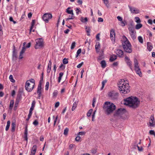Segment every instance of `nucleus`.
<instances>
[{
  "instance_id": "obj_40",
  "label": "nucleus",
  "mask_w": 155,
  "mask_h": 155,
  "mask_svg": "<svg viewBox=\"0 0 155 155\" xmlns=\"http://www.w3.org/2000/svg\"><path fill=\"white\" fill-rule=\"evenodd\" d=\"M81 21L83 22H86L88 20L87 18H84L83 17H82L81 18Z\"/></svg>"
},
{
  "instance_id": "obj_16",
  "label": "nucleus",
  "mask_w": 155,
  "mask_h": 155,
  "mask_svg": "<svg viewBox=\"0 0 155 155\" xmlns=\"http://www.w3.org/2000/svg\"><path fill=\"white\" fill-rule=\"evenodd\" d=\"M42 90V88L41 87H39L38 86L37 88V93L38 94V99H40L41 94V92Z\"/></svg>"
},
{
  "instance_id": "obj_21",
  "label": "nucleus",
  "mask_w": 155,
  "mask_h": 155,
  "mask_svg": "<svg viewBox=\"0 0 155 155\" xmlns=\"http://www.w3.org/2000/svg\"><path fill=\"white\" fill-rule=\"evenodd\" d=\"M27 134H28V129L27 126L26 127L25 129V133H24V138L25 140H26L27 141H28V137H27Z\"/></svg>"
},
{
  "instance_id": "obj_55",
  "label": "nucleus",
  "mask_w": 155,
  "mask_h": 155,
  "mask_svg": "<svg viewBox=\"0 0 155 155\" xmlns=\"http://www.w3.org/2000/svg\"><path fill=\"white\" fill-rule=\"evenodd\" d=\"M137 147L138 150L140 151H142L143 150V148L142 147H140L138 146L137 145Z\"/></svg>"
},
{
  "instance_id": "obj_38",
  "label": "nucleus",
  "mask_w": 155,
  "mask_h": 155,
  "mask_svg": "<svg viewBox=\"0 0 155 155\" xmlns=\"http://www.w3.org/2000/svg\"><path fill=\"white\" fill-rule=\"evenodd\" d=\"M135 21L138 23H140L141 22V20L138 17H136L134 18Z\"/></svg>"
},
{
  "instance_id": "obj_33",
  "label": "nucleus",
  "mask_w": 155,
  "mask_h": 155,
  "mask_svg": "<svg viewBox=\"0 0 155 155\" xmlns=\"http://www.w3.org/2000/svg\"><path fill=\"white\" fill-rule=\"evenodd\" d=\"M142 27V24L139 23L137 24L135 26V28L136 29H139L140 28Z\"/></svg>"
},
{
  "instance_id": "obj_44",
  "label": "nucleus",
  "mask_w": 155,
  "mask_h": 155,
  "mask_svg": "<svg viewBox=\"0 0 155 155\" xmlns=\"http://www.w3.org/2000/svg\"><path fill=\"white\" fill-rule=\"evenodd\" d=\"M26 48L25 46H23L20 53L21 54H23L26 51Z\"/></svg>"
},
{
  "instance_id": "obj_18",
  "label": "nucleus",
  "mask_w": 155,
  "mask_h": 155,
  "mask_svg": "<svg viewBox=\"0 0 155 155\" xmlns=\"http://www.w3.org/2000/svg\"><path fill=\"white\" fill-rule=\"evenodd\" d=\"M26 85V83L25 84V89L28 91V92L31 91L33 90V89L34 88V86H33V87L32 86L31 87V85H29V86H28L27 87L28 88H27L26 87V86H27V85Z\"/></svg>"
},
{
  "instance_id": "obj_61",
  "label": "nucleus",
  "mask_w": 155,
  "mask_h": 155,
  "mask_svg": "<svg viewBox=\"0 0 155 155\" xmlns=\"http://www.w3.org/2000/svg\"><path fill=\"white\" fill-rule=\"evenodd\" d=\"M85 134V133L84 132H80L78 133V135H83Z\"/></svg>"
},
{
  "instance_id": "obj_47",
  "label": "nucleus",
  "mask_w": 155,
  "mask_h": 155,
  "mask_svg": "<svg viewBox=\"0 0 155 155\" xmlns=\"http://www.w3.org/2000/svg\"><path fill=\"white\" fill-rule=\"evenodd\" d=\"M63 63L64 64H66L68 63V61L65 58L63 60Z\"/></svg>"
},
{
  "instance_id": "obj_49",
  "label": "nucleus",
  "mask_w": 155,
  "mask_h": 155,
  "mask_svg": "<svg viewBox=\"0 0 155 155\" xmlns=\"http://www.w3.org/2000/svg\"><path fill=\"white\" fill-rule=\"evenodd\" d=\"M68 128H66L64 130V134L65 135H67L68 134Z\"/></svg>"
},
{
  "instance_id": "obj_9",
  "label": "nucleus",
  "mask_w": 155,
  "mask_h": 155,
  "mask_svg": "<svg viewBox=\"0 0 155 155\" xmlns=\"http://www.w3.org/2000/svg\"><path fill=\"white\" fill-rule=\"evenodd\" d=\"M52 18V15L49 13L45 14L43 16V20L46 23H48L49 20L51 19Z\"/></svg>"
},
{
  "instance_id": "obj_26",
  "label": "nucleus",
  "mask_w": 155,
  "mask_h": 155,
  "mask_svg": "<svg viewBox=\"0 0 155 155\" xmlns=\"http://www.w3.org/2000/svg\"><path fill=\"white\" fill-rule=\"evenodd\" d=\"M100 64H101V67L103 68H104L106 67V64L105 60H103L102 61Z\"/></svg>"
},
{
  "instance_id": "obj_52",
  "label": "nucleus",
  "mask_w": 155,
  "mask_h": 155,
  "mask_svg": "<svg viewBox=\"0 0 155 155\" xmlns=\"http://www.w3.org/2000/svg\"><path fill=\"white\" fill-rule=\"evenodd\" d=\"M33 124L35 126H37L38 124V121L37 120H35L33 122Z\"/></svg>"
},
{
  "instance_id": "obj_64",
  "label": "nucleus",
  "mask_w": 155,
  "mask_h": 155,
  "mask_svg": "<svg viewBox=\"0 0 155 155\" xmlns=\"http://www.w3.org/2000/svg\"><path fill=\"white\" fill-rule=\"evenodd\" d=\"M81 137L79 136H77L75 138V140L77 141H78L80 139Z\"/></svg>"
},
{
  "instance_id": "obj_34",
  "label": "nucleus",
  "mask_w": 155,
  "mask_h": 155,
  "mask_svg": "<svg viewBox=\"0 0 155 155\" xmlns=\"http://www.w3.org/2000/svg\"><path fill=\"white\" fill-rule=\"evenodd\" d=\"M100 45L99 42H97L96 43V45H95V49L96 51H97V50L99 49L100 48Z\"/></svg>"
},
{
  "instance_id": "obj_29",
  "label": "nucleus",
  "mask_w": 155,
  "mask_h": 155,
  "mask_svg": "<svg viewBox=\"0 0 155 155\" xmlns=\"http://www.w3.org/2000/svg\"><path fill=\"white\" fill-rule=\"evenodd\" d=\"M37 146L35 145H34L32 147L31 152L36 153L37 150Z\"/></svg>"
},
{
  "instance_id": "obj_46",
  "label": "nucleus",
  "mask_w": 155,
  "mask_h": 155,
  "mask_svg": "<svg viewBox=\"0 0 155 155\" xmlns=\"http://www.w3.org/2000/svg\"><path fill=\"white\" fill-rule=\"evenodd\" d=\"M81 49L80 48L78 49V50L77 51V54L76 56V58H77L79 54L81 53Z\"/></svg>"
},
{
  "instance_id": "obj_53",
  "label": "nucleus",
  "mask_w": 155,
  "mask_h": 155,
  "mask_svg": "<svg viewBox=\"0 0 155 155\" xmlns=\"http://www.w3.org/2000/svg\"><path fill=\"white\" fill-rule=\"evenodd\" d=\"M102 56H103L102 53H101V54H100V55L98 57V60H102L103 58Z\"/></svg>"
},
{
  "instance_id": "obj_60",
  "label": "nucleus",
  "mask_w": 155,
  "mask_h": 155,
  "mask_svg": "<svg viewBox=\"0 0 155 155\" xmlns=\"http://www.w3.org/2000/svg\"><path fill=\"white\" fill-rule=\"evenodd\" d=\"M59 102H57L55 104V108L58 107L59 105Z\"/></svg>"
},
{
  "instance_id": "obj_62",
  "label": "nucleus",
  "mask_w": 155,
  "mask_h": 155,
  "mask_svg": "<svg viewBox=\"0 0 155 155\" xmlns=\"http://www.w3.org/2000/svg\"><path fill=\"white\" fill-rule=\"evenodd\" d=\"M35 101H33L32 103L31 107H34L35 105Z\"/></svg>"
},
{
  "instance_id": "obj_27",
  "label": "nucleus",
  "mask_w": 155,
  "mask_h": 155,
  "mask_svg": "<svg viewBox=\"0 0 155 155\" xmlns=\"http://www.w3.org/2000/svg\"><path fill=\"white\" fill-rule=\"evenodd\" d=\"M85 29L86 32L87 33V35L88 36L90 35V32L91 31V29L89 27L86 26Z\"/></svg>"
},
{
  "instance_id": "obj_17",
  "label": "nucleus",
  "mask_w": 155,
  "mask_h": 155,
  "mask_svg": "<svg viewBox=\"0 0 155 155\" xmlns=\"http://www.w3.org/2000/svg\"><path fill=\"white\" fill-rule=\"evenodd\" d=\"M147 46L149 51H150L153 48L152 44L150 42H148L147 43Z\"/></svg>"
},
{
  "instance_id": "obj_23",
  "label": "nucleus",
  "mask_w": 155,
  "mask_h": 155,
  "mask_svg": "<svg viewBox=\"0 0 155 155\" xmlns=\"http://www.w3.org/2000/svg\"><path fill=\"white\" fill-rule=\"evenodd\" d=\"M117 58V56L116 55H113L111 56L110 58V61H113L115 60Z\"/></svg>"
},
{
  "instance_id": "obj_48",
  "label": "nucleus",
  "mask_w": 155,
  "mask_h": 155,
  "mask_svg": "<svg viewBox=\"0 0 155 155\" xmlns=\"http://www.w3.org/2000/svg\"><path fill=\"white\" fill-rule=\"evenodd\" d=\"M75 42H74L72 43L71 48V49H73L74 48L75 46Z\"/></svg>"
},
{
  "instance_id": "obj_8",
  "label": "nucleus",
  "mask_w": 155,
  "mask_h": 155,
  "mask_svg": "<svg viewBox=\"0 0 155 155\" xmlns=\"http://www.w3.org/2000/svg\"><path fill=\"white\" fill-rule=\"evenodd\" d=\"M43 45V40L42 39H38L36 40V43L35 45V49H38L41 47Z\"/></svg>"
},
{
  "instance_id": "obj_32",
  "label": "nucleus",
  "mask_w": 155,
  "mask_h": 155,
  "mask_svg": "<svg viewBox=\"0 0 155 155\" xmlns=\"http://www.w3.org/2000/svg\"><path fill=\"white\" fill-rule=\"evenodd\" d=\"M63 75V73L62 72H61L59 74V76L58 78V82L59 83L60 82L61 79V78Z\"/></svg>"
},
{
  "instance_id": "obj_35",
  "label": "nucleus",
  "mask_w": 155,
  "mask_h": 155,
  "mask_svg": "<svg viewBox=\"0 0 155 155\" xmlns=\"http://www.w3.org/2000/svg\"><path fill=\"white\" fill-rule=\"evenodd\" d=\"M107 80H104L103 81H102V86L101 88V90H102L103 89L104 86L105 85V84L107 83Z\"/></svg>"
},
{
  "instance_id": "obj_39",
  "label": "nucleus",
  "mask_w": 155,
  "mask_h": 155,
  "mask_svg": "<svg viewBox=\"0 0 155 155\" xmlns=\"http://www.w3.org/2000/svg\"><path fill=\"white\" fill-rule=\"evenodd\" d=\"M92 111H93V110L92 109H90L88 111V112L87 113V116L88 117L90 116Z\"/></svg>"
},
{
  "instance_id": "obj_22",
  "label": "nucleus",
  "mask_w": 155,
  "mask_h": 155,
  "mask_svg": "<svg viewBox=\"0 0 155 155\" xmlns=\"http://www.w3.org/2000/svg\"><path fill=\"white\" fill-rule=\"evenodd\" d=\"M78 103V101H76L74 103L71 108V110L72 111H74Z\"/></svg>"
},
{
  "instance_id": "obj_20",
  "label": "nucleus",
  "mask_w": 155,
  "mask_h": 155,
  "mask_svg": "<svg viewBox=\"0 0 155 155\" xmlns=\"http://www.w3.org/2000/svg\"><path fill=\"white\" fill-rule=\"evenodd\" d=\"M21 98L22 96L21 94H19L17 95V97L15 101H16L17 103L19 102L21 100Z\"/></svg>"
},
{
  "instance_id": "obj_37",
  "label": "nucleus",
  "mask_w": 155,
  "mask_h": 155,
  "mask_svg": "<svg viewBox=\"0 0 155 155\" xmlns=\"http://www.w3.org/2000/svg\"><path fill=\"white\" fill-rule=\"evenodd\" d=\"M74 15H69L68 18H66V21H69L71 19H73L74 18Z\"/></svg>"
},
{
  "instance_id": "obj_41",
  "label": "nucleus",
  "mask_w": 155,
  "mask_h": 155,
  "mask_svg": "<svg viewBox=\"0 0 155 155\" xmlns=\"http://www.w3.org/2000/svg\"><path fill=\"white\" fill-rule=\"evenodd\" d=\"M138 39L139 42L141 43L142 44L143 43V40L142 37L141 36H139Z\"/></svg>"
},
{
  "instance_id": "obj_1",
  "label": "nucleus",
  "mask_w": 155,
  "mask_h": 155,
  "mask_svg": "<svg viewBox=\"0 0 155 155\" xmlns=\"http://www.w3.org/2000/svg\"><path fill=\"white\" fill-rule=\"evenodd\" d=\"M124 104L129 106L132 108L138 107L140 104V101L136 97H129L124 99Z\"/></svg>"
},
{
  "instance_id": "obj_30",
  "label": "nucleus",
  "mask_w": 155,
  "mask_h": 155,
  "mask_svg": "<svg viewBox=\"0 0 155 155\" xmlns=\"http://www.w3.org/2000/svg\"><path fill=\"white\" fill-rule=\"evenodd\" d=\"M35 20H33L32 21L31 23V26L30 28V32H31V30H32V29L33 28L34 26L35 25Z\"/></svg>"
},
{
  "instance_id": "obj_19",
  "label": "nucleus",
  "mask_w": 155,
  "mask_h": 155,
  "mask_svg": "<svg viewBox=\"0 0 155 155\" xmlns=\"http://www.w3.org/2000/svg\"><path fill=\"white\" fill-rule=\"evenodd\" d=\"M12 57L13 58L16 59L17 58V52L15 51V46L13 50L12 51Z\"/></svg>"
},
{
  "instance_id": "obj_58",
  "label": "nucleus",
  "mask_w": 155,
  "mask_h": 155,
  "mask_svg": "<svg viewBox=\"0 0 155 155\" xmlns=\"http://www.w3.org/2000/svg\"><path fill=\"white\" fill-rule=\"evenodd\" d=\"M65 67V66L63 64H61L60 66H59L60 68H61L62 69H64Z\"/></svg>"
},
{
  "instance_id": "obj_25",
  "label": "nucleus",
  "mask_w": 155,
  "mask_h": 155,
  "mask_svg": "<svg viewBox=\"0 0 155 155\" xmlns=\"http://www.w3.org/2000/svg\"><path fill=\"white\" fill-rule=\"evenodd\" d=\"M71 8L70 7H68L66 10V12L69 14L74 15L72 10H69Z\"/></svg>"
},
{
  "instance_id": "obj_59",
  "label": "nucleus",
  "mask_w": 155,
  "mask_h": 155,
  "mask_svg": "<svg viewBox=\"0 0 155 155\" xmlns=\"http://www.w3.org/2000/svg\"><path fill=\"white\" fill-rule=\"evenodd\" d=\"M103 19L102 18H98V21L99 22H103Z\"/></svg>"
},
{
  "instance_id": "obj_42",
  "label": "nucleus",
  "mask_w": 155,
  "mask_h": 155,
  "mask_svg": "<svg viewBox=\"0 0 155 155\" xmlns=\"http://www.w3.org/2000/svg\"><path fill=\"white\" fill-rule=\"evenodd\" d=\"M75 10L76 11V13L77 15H78L79 13H81V12L79 9V8H75Z\"/></svg>"
},
{
  "instance_id": "obj_7",
  "label": "nucleus",
  "mask_w": 155,
  "mask_h": 155,
  "mask_svg": "<svg viewBox=\"0 0 155 155\" xmlns=\"http://www.w3.org/2000/svg\"><path fill=\"white\" fill-rule=\"evenodd\" d=\"M126 112V110L124 108H119L115 112L114 114V116L115 117L121 116L123 114L125 113Z\"/></svg>"
},
{
  "instance_id": "obj_28",
  "label": "nucleus",
  "mask_w": 155,
  "mask_h": 155,
  "mask_svg": "<svg viewBox=\"0 0 155 155\" xmlns=\"http://www.w3.org/2000/svg\"><path fill=\"white\" fill-rule=\"evenodd\" d=\"M127 22L125 20L121 21L120 22L119 24L122 27H124L125 26L126 24H127Z\"/></svg>"
},
{
  "instance_id": "obj_5",
  "label": "nucleus",
  "mask_w": 155,
  "mask_h": 155,
  "mask_svg": "<svg viewBox=\"0 0 155 155\" xmlns=\"http://www.w3.org/2000/svg\"><path fill=\"white\" fill-rule=\"evenodd\" d=\"M108 95L110 99L111 100H115L117 99L119 94L115 91H113L109 92Z\"/></svg>"
},
{
  "instance_id": "obj_57",
  "label": "nucleus",
  "mask_w": 155,
  "mask_h": 155,
  "mask_svg": "<svg viewBox=\"0 0 155 155\" xmlns=\"http://www.w3.org/2000/svg\"><path fill=\"white\" fill-rule=\"evenodd\" d=\"M83 62H82L81 63L79 64L77 66V68H80L81 66H82L83 65Z\"/></svg>"
},
{
  "instance_id": "obj_24",
  "label": "nucleus",
  "mask_w": 155,
  "mask_h": 155,
  "mask_svg": "<svg viewBox=\"0 0 155 155\" xmlns=\"http://www.w3.org/2000/svg\"><path fill=\"white\" fill-rule=\"evenodd\" d=\"M15 122H12L11 124V131L12 132H14L15 130Z\"/></svg>"
},
{
  "instance_id": "obj_54",
  "label": "nucleus",
  "mask_w": 155,
  "mask_h": 155,
  "mask_svg": "<svg viewBox=\"0 0 155 155\" xmlns=\"http://www.w3.org/2000/svg\"><path fill=\"white\" fill-rule=\"evenodd\" d=\"M150 121H151V122L154 121V117L153 115H151V117H150Z\"/></svg>"
},
{
  "instance_id": "obj_43",
  "label": "nucleus",
  "mask_w": 155,
  "mask_h": 155,
  "mask_svg": "<svg viewBox=\"0 0 155 155\" xmlns=\"http://www.w3.org/2000/svg\"><path fill=\"white\" fill-rule=\"evenodd\" d=\"M9 78L12 82L14 83L15 82V81L14 79L13 76L12 75H10Z\"/></svg>"
},
{
  "instance_id": "obj_13",
  "label": "nucleus",
  "mask_w": 155,
  "mask_h": 155,
  "mask_svg": "<svg viewBox=\"0 0 155 155\" xmlns=\"http://www.w3.org/2000/svg\"><path fill=\"white\" fill-rule=\"evenodd\" d=\"M34 82L35 80L33 79H31L29 81H26V87L28 88L27 87L30 85H31V87L32 86H34L35 84Z\"/></svg>"
},
{
  "instance_id": "obj_36",
  "label": "nucleus",
  "mask_w": 155,
  "mask_h": 155,
  "mask_svg": "<svg viewBox=\"0 0 155 155\" xmlns=\"http://www.w3.org/2000/svg\"><path fill=\"white\" fill-rule=\"evenodd\" d=\"M10 124V122L9 120H8L7 122V124L5 128V130L8 131L9 128Z\"/></svg>"
},
{
  "instance_id": "obj_45",
  "label": "nucleus",
  "mask_w": 155,
  "mask_h": 155,
  "mask_svg": "<svg viewBox=\"0 0 155 155\" xmlns=\"http://www.w3.org/2000/svg\"><path fill=\"white\" fill-rule=\"evenodd\" d=\"M150 126L151 127H155V121L151 122L150 121Z\"/></svg>"
},
{
  "instance_id": "obj_31",
  "label": "nucleus",
  "mask_w": 155,
  "mask_h": 155,
  "mask_svg": "<svg viewBox=\"0 0 155 155\" xmlns=\"http://www.w3.org/2000/svg\"><path fill=\"white\" fill-rule=\"evenodd\" d=\"M14 102L13 100H11L10 102V104L9 105V109L11 110L12 109L13 105L14 104Z\"/></svg>"
},
{
  "instance_id": "obj_14",
  "label": "nucleus",
  "mask_w": 155,
  "mask_h": 155,
  "mask_svg": "<svg viewBox=\"0 0 155 155\" xmlns=\"http://www.w3.org/2000/svg\"><path fill=\"white\" fill-rule=\"evenodd\" d=\"M128 7L131 13L137 14L139 12V10L138 9L134 7L131 8V7L129 5L128 6Z\"/></svg>"
},
{
  "instance_id": "obj_12",
  "label": "nucleus",
  "mask_w": 155,
  "mask_h": 155,
  "mask_svg": "<svg viewBox=\"0 0 155 155\" xmlns=\"http://www.w3.org/2000/svg\"><path fill=\"white\" fill-rule=\"evenodd\" d=\"M115 32L113 29H111L110 31V37L112 41L114 42L115 40Z\"/></svg>"
},
{
  "instance_id": "obj_3",
  "label": "nucleus",
  "mask_w": 155,
  "mask_h": 155,
  "mask_svg": "<svg viewBox=\"0 0 155 155\" xmlns=\"http://www.w3.org/2000/svg\"><path fill=\"white\" fill-rule=\"evenodd\" d=\"M106 113L109 115L112 113L116 109L115 105L110 102H106L103 107Z\"/></svg>"
},
{
  "instance_id": "obj_50",
  "label": "nucleus",
  "mask_w": 155,
  "mask_h": 155,
  "mask_svg": "<svg viewBox=\"0 0 155 155\" xmlns=\"http://www.w3.org/2000/svg\"><path fill=\"white\" fill-rule=\"evenodd\" d=\"M3 34V31L2 26L0 25V36H2Z\"/></svg>"
},
{
  "instance_id": "obj_63",
  "label": "nucleus",
  "mask_w": 155,
  "mask_h": 155,
  "mask_svg": "<svg viewBox=\"0 0 155 155\" xmlns=\"http://www.w3.org/2000/svg\"><path fill=\"white\" fill-rule=\"evenodd\" d=\"M100 35V34L98 33L97 34V35H96V39L98 41H99V40L100 39V38H99Z\"/></svg>"
},
{
  "instance_id": "obj_2",
  "label": "nucleus",
  "mask_w": 155,
  "mask_h": 155,
  "mask_svg": "<svg viewBox=\"0 0 155 155\" xmlns=\"http://www.w3.org/2000/svg\"><path fill=\"white\" fill-rule=\"evenodd\" d=\"M119 90L121 93L127 94L130 91V87L128 83H125L124 80L122 79L118 83Z\"/></svg>"
},
{
  "instance_id": "obj_56",
  "label": "nucleus",
  "mask_w": 155,
  "mask_h": 155,
  "mask_svg": "<svg viewBox=\"0 0 155 155\" xmlns=\"http://www.w3.org/2000/svg\"><path fill=\"white\" fill-rule=\"evenodd\" d=\"M58 94V92L57 91H55L53 93V96L56 97Z\"/></svg>"
},
{
  "instance_id": "obj_6",
  "label": "nucleus",
  "mask_w": 155,
  "mask_h": 155,
  "mask_svg": "<svg viewBox=\"0 0 155 155\" xmlns=\"http://www.w3.org/2000/svg\"><path fill=\"white\" fill-rule=\"evenodd\" d=\"M134 69L136 73L138 74L140 76H142V73L140 71V69L138 65V63L137 60L136 58H134Z\"/></svg>"
},
{
  "instance_id": "obj_51",
  "label": "nucleus",
  "mask_w": 155,
  "mask_h": 155,
  "mask_svg": "<svg viewBox=\"0 0 155 155\" xmlns=\"http://www.w3.org/2000/svg\"><path fill=\"white\" fill-rule=\"evenodd\" d=\"M49 83L48 82H46V85H45V90H48V87H49Z\"/></svg>"
},
{
  "instance_id": "obj_10",
  "label": "nucleus",
  "mask_w": 155,
  "mask_h": 155,
  "mask_svg": "<svg viewBox=\"0 0 155 155\" xmlns=\"http://www.w3.org/2000/svg\"><path fill=\"white\" fill-rule=\"evenodd\" d=\"M129 31L130 35L131 38L134 40L136 39V32L133 28H129Z\"/></svg>"
},
{
  "instance_id": "obj_15",
  "label": "nucleus",
  "mask_w": 155,
  "mask_h": 155,
  "mask_svg": "<svg viewBox=\"0 0 155 155\" xmlns=\"http://www.w3.org/2000/svg\"><path fill=\"white\" fill-rule=\"evenodd\" d=\"M125 60L126 61L127 65L129 66L130 69H131L132 70V69L131 68V61H130V60L129 59V58L128 57L126 56L125 58Z\"/></svg>"
},
{
  "instance_id": "obj_11",
  "label": "nucleus",
  "mask_w": 155,
  "mask_h": 155,
  "mask_svg": "<svg viewBox=\"0 0 155 155\" xmlns=\"http://www.w3.org/2000/svg\"><path fill=\"white\" fill-rule=\"evenodd\" d=\"M115 52L117 55L120 58L123 57L124 53L123 51L120 49H117L115 50Z\"/></svg>"
},
{
  "instance_id": "obj_4",
  "label": "nucleus",
  "mask_w": 155,
  "mask_h": 155,
  "mask_svg": "<svg viewBox=\"0 0 155 155\" xmlns=\"http://www.w3.org/2000/svg\"><path fill=\"white\" fill-rule=\"evenodd\" d=\"M124 41L122 43V45L124 51L128 53L132 52V50L131 45L128 39L125 36L123 37Z\"/></svg>"
}]
</instances>
